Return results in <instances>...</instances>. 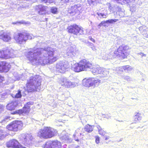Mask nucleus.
I'll list each match as a JSON object with an SVG mask.
<instances>
[{"label": "nucleus", "mask_w": 148, "mask_h": 148, "mask_svg": "<svg viewBox=\"0 0 148 148\" xmlns=\"http://www.w3.org/2000/svg\"><path fill=\"white\" fill-rule=\"evenodd\" d=\"M142 119V116L141 114L139 112H136L135 113V115L134 116V121L135 123L140 121Z\"/></svg>", "instance_id": "obj_28"}, {"label": "nucleus", "mask_w": 148, "mask_h": 148, "mask_svg": "<svg viewBox=\"0 0 148 148\" xmlns=\"http://www.w3.org/2000/svg\"><path fill=\"white\" fill-rule=\"evenodd\" d=\"M139 31L141 33H142L144 36L146 38H148V33H146V31L145 30L146 29V28L145 26H141L138 28Z\"/></svg>", "instance_id": "obj_27"}, {"label": "nucleus", "mask_w": 148, "mask_h": 148, "mask_svg": "<svg viewBox=\"0 0 148 148\" xmlns=\"http://www.w3.org/2000/svg\"><path fill=\"white\" fill-rule=\"evenodd\" d=\"M122 16H124V15H123Z\"/></svg>", "instance_id": "obj_61"}, {"label": "nucleus", "mask_w": 148, "mask_h": 148, "mask_svg": "<svg viewBox=\"0 0 148 148\" xmlns=\"http://www.w3.org/2000/svg\"><path fill=\"white\" fill-rule=\"evenodd\" d=\"M97 14L99 17L101 18H106L108 15L107 10H104L101 12H97Z\"/></svg>", "instance_id": "obj_26"}, {"label": "nucleus", "mask_w": 148, "mask_h": 148, "mask_svg": "<svg viewBox=\"0 0 148 148\" xmlns=\"http://www.w3.org/2000/svg\"><path fill=\"white\" fill-rule=\"evenodd\" d=\"M61 147L60 142L57 140L49 141L46 143L44 148H60Z\"/></svg>", "instance_id": "obj_13"}, {"label": "nucleus", "mask_w": 148, "mask_h": 148, "mask_svg": "<svg viewBox=\"0 0 148 148\" xmlns=\"http://www.w3.org/2000/svg\"><path fill=\"white\" fill-rule=\"evenodd\" d=\"M19 23H21V24H26L27 23L28 24H29L30 22H27V23L25 22L24 21H22L19 22Z\"/></svg>", "instance_id": "obj_49"}, {"label": "nucleus", "mask_w": 148, "mask_h": 148, "mask_svg": "<svg viewBox=\"0 0 148 148\" xmlns=\"http://www.w3.org/2000/svg\"><path fill=\"white\" fill-rule=\"evenodd\" d=\"M69 67L68 63L66 61H60L57 64L56 66V71L61 73H64L66 69Z\"/></svg>", "instance_id": "obj_12"}, {"label": "nucleus", "mask_w": 148, "mask_h": 148, "mask_svg": "<svg viewBox=\"0 0 148 148\" xmlns=\"http://www.w3.org/2000/svg\"><path fill=\"white\" fill-rule=\"evenodd\" d=\"M21 96L22 95L20 91H18L16 94H12V97L15 98H20L21 97Z\"/></svg>", "instance_id": "obj_36"}, {"label": "nucleus", "mask_w": 148, "mask_h": 148, "mask_svg": "<svg viewBox=\"0 0 148 148\" xmlns=\"http://www.w3.org/2000/svg\"><path fill=\"white\" fill-rule=\"evenodd\" d=\"M55 0H42V1H44L45 3H47H47H53L54 1Z\"/></svg>", "instance_id": "obj_45"}, {"label": "nucleus", "mask_w": 148, "mask_h": 148, "mask_svg": "<svg viewBox=\"0 0 148 148\" xmlns=\"http://www.w3.org/2000/svg\"><path fill=\"white\" fill-rule=\"evenodd\" d=\"M102 26H103L102 21L98 25V27L99 28H100Z\"/></svg>", "instance_id": "obj_55"}, {"label": "nucleus", "mask_w": 148, "mask_h": 148, "mask_svg": "<svg viewBox=\"0 0 148 148\" xmlns=\"http://www.w3.org/2000/svg\"><path fill=\"white\" fill-rule=\"evenodd\" d=\"M23 126V124L21 121H15L12 122L6 127L9 130L16 132L21 129Z\"/></svg>", "instance_id": "obj_10"}, {"label": "nucleus", "mask_w": 148, "mask_h": 148, "mask_svg": "<svg viewBox=\"0 0 148 148\" xmlns=\"http://www.w3.org/2000/svg\"><path fill=\"white\" fill-rule=\"evenodd\" d=\"M73 1H76L77 0H73Z\"/></svg>", "instance_id": "obj_60"}, {"label": "nucleus", "mask_w": 148, "mask_h": 148, "mask_svg": "<svg viewBox=\"0 0 148 148\" xmlns=\"http://www.w3.org/2000/svg\"><path fill=\"white\" fill-rule=\"evenodd\" d=\"M93 127L92 126L90 125H86L84 128L82 129V131L85 130L88 132H90L92 131Z\"/></svg>", "instance_id": "obj_31"}, {"label": "nucleus", "mask_w": 148, "mask_h": 148, "mask_svg": "<svg viewBox=\"0 0 148 148\" xmlns=\"http://www.w3.org/2000/svg\"><path fill=\"white\" fill-rule=\"evenodd\" d=\"M73 0H61L62 3H66L69 2H73Z\"/></svg>", "instance_id": "obj_47"}, {"label": "nucleus", "mask_w": 148, "mask_h": 148, "mask_svg": "<svg viewBox=\"0 0 148 148\" xmlns=\"http://www.w3.org/2000/svg\"><path fill=\"white\" fill-rule=\"evenodd\" d=\"M101 82V81L100 80L95 78H89L88 79H85L82 81L83 85L88 87L98 86Z\"/></svg>", "instance_id": "obj_7"}, {"label": "nucleus", "mask_w": 148, "mask_h": 148, "mask_svg": "<svg viewBox=\"0 0 148 148\" xmlns=\"http://www.w3.org/2000/svg\"><path fill=\"white\" fill-rule=\"evenodd\" d=\"M7 49H5V54L7 55H9V54H10V52H7Z\"/></svg>", "instance_id": "obj_57"}, {"label": "nucleus", "mask_w": 148, "mask_h": 148, "mask_svg": "<svg viewBox=\"0 0 148 148\" xmlns=\"http://www.w3.org/2000/svg\"><path fill=\"white\" fill-rule=\"evenodd\" d=\"M100 138L97 136L95 137V142L97 144H98L99 143Z\"/></svg>", "instance_id": "obj_46"}, {"label": "nucleus", "mask_w": 148, "mask_h": 148, "mask_svg": "<svg viewBox=\"0 0 148 148\" xmlns=\"http://www.w3.org/2000/svg\"><path fill=\"white\" fill-rule=\"evenodd\" d=\"M89 46L90 47L92 50L93 51H95L96 50V47L94 46L93 43L90 42L89 43Z\"/></svg>", "instance_id": "obj_42"}, {"label": "nucleus", "mask_w": 148, "mask_h": 148, "mask_svg": "<svg viewBox=\"0 0 148 148\" xmlns=\"http://www.w3.org/2000/svg\"><path fill=\"white\" fill-rule=\"evenodd\" d=\"M56 133V131L53 128L46 127L38 131V136L41 138L47 139L52 137Z\"/></svg>", "instance_id": "obj_5"}, {"label": "nucleus", "mask_w": 148, "mask_h": 148, "mask_svg": "<svg viewBox=\"0 0 148 148\" xmlns=\"http://www.w3.org/2000/svg\"><path fill=\"white\" fill-rule=\"evenodd\" d=\"M33 104V102H29L25 105L22 109L24 114H27L29 113L30 110V106L32 105Z\"/></svg>", "instance_id": "obj_21"}, {"label": "nucleus", "mask_w": 148, "mask_h": 148, "mask_svg": "<svg viewBox=\"0 0 148 148\" xmlns=\"http://www.w3.org/2000/svg\"><path fill=\"white\" fill-rule=\"evenodd\" d=\"M55 53L54 49L50 47L44 49L34 47L28 50L26 56L33 65H45L57 60L58 57Z\"/></svg>", "instance_id": "obj_1"}, {"label": "nucleus", "mask_w": 148, "mask_h": 148, "mask_svg": "<svg viewBox=\"0 0 148 148\" xmlns=\"http://www.w3.org/2000/svg\"><path fill=\"white\" fill-rule=\"evenodd\" d=\"M104 137L105 138V140H107L108 139L110 138V137L109 136H104Z\"/></svg>", "instance_id": "obj_56"}, {"label": "nucleus", "mask_w": 148, "mask_h": 148, "mask_svg": "<svg viewBox=\"0 0 148 148\" xmlns=\"http://www.w3.org/2000/svg\"><path fill=\"white\" fill-rule=\"evenodd\" d=\"M32 35L28 33L20 32L15 34L14 36V39L16 42L18 44L25 43L28 39H31Z\"/></svg>", "instance_id": "obj_6"}, {"label": "nucleus", "mask_w": 148, "mask_h": 148, "mask_svg": "<svg viewBox=\"0 0 148 148\" xmlns=\"http://www.w3.org/2000/svg\"><path fill=\"white\" fill-rule=\"evenodd\" d=\"M97 127L99 130H99H101V129L99 125H97Z\"/></svg>", "instance_id": "obj_58"}, {"label": "nucleus", "mask_w": 148, "mask_h": 148, "mask_svg": "<svg viewBox=\"0 0 148 148\" xmlns=\"http://www.w3.org/2000/svg\"><path fill=\"white\" fill-rule=\"evenodd\" d=\"M110 5H109V10H110V11H113V7H112L110 5V4H109Z\"/></svg>", "instance_id": "obj_53"}, {"label": "nucleus", "mask_w": 148, "mask_h": 148, "mask_svg": "<svg viewBox=\"0 0 148 148\" xmlns=\"http://www.w3.org/2000/svg\"><path fill=\"white\" fill-rule=\"evenodd\" d=\"M19 138L22 143L27 146H29L32 144L33 138L30 134H22Z\"/></svg>", "instance_id": "obj_8"}, {"label": "nucleus", "mask_w": 148, "mask_h": 148, "mask_svg": "<svg viewBox=\"0 0 148 148\" xmlns=\"http://www.w3.org/2000/svg\"><path fill=\"white\" fill-rule=\"evenodd\" d=\"M7 52H10V54L9 55H7V59L10 58H13L16 56V51L12 49H7Z\"/></svg>", "instance_id": "obj_22"}, {"label": "nucleus", "mask_w": 148, "mask_h": 148, "mask_svg": "<svg viewBox=\"0 0 148 148\" xmlns=\"http://www.w3.org/2000/svg\"><path fill=\"white\" fill-rule=\"evenodd\" d=\"M3 77H2V76L0 75V80H3Z\"/></svg>", "instance_id": "obj_59"}, {"label": "nucleus", "mask_w": 148, "mask_h": 148, "mask_svg": "<svg viewBox=\"0 0 148 148\" xmlns=\"http://www.w3.org/2000/svg\"><path fill=\"white\" fill-rule=\"evenodd\" d=\"M138 54L140 55L142 57L143 56L146 57V55L144 54V53L140 52L138 53Z\"/></svg>", "instance_id": "obj_48"}, {"label": "nucleus", "mask_w": 148, "mask_h": 148, "mask_svg": "<svg viewBox=\"0 0 148 148\" xmlns=\"http://www.w3.org/2000/svg\"><path fill=\"white\" fill-rule=\"evenodd\" d=\"M78 52L76 50L75 48L69 47L66 51V55L69 57L73 58L77 56Z\"/></svg>", "instance_id": "obj_15"}, {"label": "nucleus", "mask_w": 148, "mask_h": 148, "mask_svg": "<svg viewBox=\"0 0 148 148\" xmlns=\"http://www.w3.org/2000/svg\"><path fill=\"white\" fill-rule=\"evenodd\" d=\"M103 0H91L92 3L95 5L97 3H101Z\"/></svg>", "instance_id": "obj_40"}, {"label": "nucleus", "mask_w": 148, "mask_h": 148, "mask_svg": "<svg viewBox=\"0 0 148 148\" xmlns=\"http://www.w3.org/2000/svg\"><path fill=\"white\" fill-rule=\"evenodd\" d=\"M123 66V70L127 72L130 71L133 69L132 67L129 65L124 66Z\"/></svg>", "instance_id": "obj_35"}, {"label": "nucleus", "mask_w": 148, "mask_h": 148, "mask_svg": "<svg viewBox=\"0 0 148 148\" xmlns=\"http://www.w3.org/2000/svg\"><path fill=\"white\" fill-rule=\"evenodd\" d=\"M47 6H44L42 5L36 6L35 8L40 15L45 14L47 13Z\"/></svg>", "instance_id": "obj_18"}, {"label": "nucleus", "mask_w": 148, "mask_h": 148, "mask_svg": "<svg viewBox=\"0 0 148 148\" xmlns=\"http://www.w3.org/2000/svg\"><path fill=\"white\" fill-rule=\"evenodd\" d=\"M5 49L0 51V58L7 59V55L5 54Z\"/></svg>", "instance_id": "obj_33"}, {"label": "nucleus", "mask_w": 148, "mask_h": 148, "mask_svg": "<svg viewBox=\"0 0 148 148\" xmlns=\"http://www.w3.org/2000/svg\"><path fill=\"white\" fill-rule=\"evenodd\" d=\"M81 131V129L80 128H78L76 130L75 133L73 135V138L75 140L77 141H79V137L82 134L80 132Z\"/></svg>", "instance_id": "obj_24"}, {"label": "nucleus", "mask_w": 148, "mask_h": 148, "mask_svg": "<svg viewBox=\"0 0 148 148\" xmlns=\"http://www.w3.org/2000/svg\"><path fill=\"white\" fill-rule=\"evenodd\" d=\"M130 10L132 12L136 10V7L135 4H134L132 6L131 5V4H130Z\"/></svg>", "instance_id": "obj_41"}, {"label": "nucleus", "mask_w": 148, "mask_h": 148, "mask_svg": "<svg viewBox=\"0 0 148 148\" xmlns=\"http://www.w3.org/2000/svg\"><path fill=\"white\" fill-rule=\"evenodd\" d=\"M123 66L117 67L116 68L115 71L118 73H121L123 71Z\"/></svg>", "instance_id": "obj_37"}, {"label": "nucleus", "mask_w": 148, "mask_h": 148, "mask_svg": "<svg viewBox=\"0 0 148 148\" xmlns=\"http://www.w3.org/2000/svg\"><path fill=\"white\" fill-rule=\"evenodd\" d=\"M3 109V106L1 105H0V112H1V111Z\"/></svg>", "instance_id": "obj_54"}, {"label": "nucleus", "mask_w": 148, "mask_h": 148, "mask_svg": "<svg viewBox=\"0 0 148 148\" xmlns=\"http://www.w3.org/2000/svg\"><path fill=\"white\" fill-rule=\"evenodd\" d=\"M5 129L0 128V139H3L6 136L7 133L5 130Z\"/></svg>", "instance_id": "obj_29"}, {"label": "nucleus", "mask_w": 148, "mask_h": 148, "mask_svg": "<svg viewBox=\"0 0 148 148\" xmlns=\"http://www.w3.org/2000/svg\"><path fill=\"white\" fill-rule=\"evenodd\" d=\"M79 146H76L74 145H72L70 146L69 148H79Z\"/></svg>", "instance_id": "obj_50"}, {"label": "nucleus", "mask_w": 148, "mask_h": 148, "mask_svg": "<svg viewBox=\"0 0 148 148\" xmlns=\"http://www.w3.org/2000/svg\"><path fill=\"white\" fill-rule=\"evenodd\" d=\"M99 133L101 135L103 136H104L105 135L106 132L102 129L99 130Z\"/></svg>", "instance_id": "obj_44"}, {"label": "nucleus", "mask_w": 148, "mask_h": 148, "mask_svg": "<svg viewBox=\"0 0 148 148\" xmlns=\"http://www.w3.org/2000/svg\"><path fill=\"white\" fill-rule=\"evenodd\" d=\"M89 69H90L94 75L99 74L100 73H101L102 70L101 68L96 67H92H92Z\"/></svg>", "instance_id": "obj_25"}, {"label": "nucleus", "mask_w": 148, "mask_h": 148, "mask_svg": "<svg viewBox=\"0 0 148 148\" xmlns=\"http://www.w3.org/2000/svg\"><path fill=\"white\" fill-rule=\"evenodd\" d=\"M61 139L63 140H64L65 141L69 140H70L69 138V137L68 135L67 134H66L65 132H63L60 135Z\"/></svg>", "instance_id": "obj_30"}, {"label": "nucleus", "mask_w": 148, "mask_h": 148, "mask_svg": "<svg viewBox=\"0 0 148 148\" xmlns=\"http://www.w3.org/2000/svg\"><path fill=\"white\" fill-rule=\"evenodd\" d=\"M92 67V64L86 60L83 59L79 63H75L72 67V69L75 72L86 71Z\"/></svg>", "instance_id": "obj_4"}, {"label": "nucleus", "mask_w": 148, "mask_h": 148, "mask_svg": "<svg viewBox=\"0 0 148 148\" xmlns=\"http://www.w3.org/2000/svg\"><path fill=\"white\" fill-rule=\"evenodd\" d=\"M11 67V65L6 62H0V72H7Z\"/></svg>", "instance_id": "obj_16"}, {"label": "nucleus", "mask_w": 148, "mask_h": 148, "mask_svg": "<svg viewBox=\"0 0 148 148\" xmlns=\"http://www.w3.org/2000/svg\"><path fill=\"white\" fill-rule=\"evenodd\" d=\"M70 9H69L68 12L70 14L73 15L76 13L79 14L80 12L79 11L81 9V8L79 6L75 5L74 6L71 7Z\"/></svg>", "instance_id": "obj_19"}, {"label": "nucleus", "mask_w": 148, "mask_h": 148, "mask_svg": "<svg viewBox=\"0 0 148 148\" xmlns=\"http://www.w3.org/2000/svg\"><path fill=\"white\" fill-rule=\"evenodd\" d=\"M51 11L53 14H56L58 12V9L55 7H52L51 8Z\"/></svg>", "instance_id": "obj_39"}, {"label": "nucleus", "mask_w": 148, "mask_h": 148, "mask_svg": "<svg viewBox=\"0 0 148 148\" xmlns=\"http://www.w3.org/2000/svg\"><path fill=\"white\" fill-rule=\"evenodd\" d=\"M104 117L108 119L110 118L111 116L108 114H107L105 115Z\"/></svg>", "instance_id": "obj_51"}, {"label": "nucleus", "mask_w": 148, "mask_h": 148, "mask_svg": "<svg viewBox=\"0 0 148 148\" xmlns=\"http://www.w3.org/2000/svg\"><path fill=\"white\" fill-rule=\"evenodd\" d=\"M60 84L63 87L67 88H73L77 85L76 83L71 82L66 78L62 79L60 82Z\"/></svg>", "instance_id": "obj_11"}, {"label": "nucleus", "mask_w": 148, "mask_h": 148, "mask_svg": "<svg viewBox=\"0 0 148 148\" xmlns=\"http://www.w3.org/2000/svg\"><path fill=\"white\" fill-rule=\"evenodd\" d=\"M101 73H100L99 74H101L102 75L101 76L102 77H106L109 74V71L105 69L101 68Z\"/></svg>", "instance_id": "obj_32"}, {"label": "nucleus", "mask_w": 148, "mask_h": 148, "mask_svg": "<svg viewBox=\"0 0 148 148\" xmlns=\"http://www.w3.org/2000/svg\"><path fill=\"white\" fill-rule=\"evenodd\" d=\"M41 78L38 75H35L30 77L27 81L26 84L27 90L28 92L37 91L40 88Z\"/></svg>", "instance_id": "obj_3"}, {"label": "nucleus", "mask_w": 148, "mask_h": 148, "mask_svg": "<svg viewBox=\"0 0 148 148\" xmlns=\"http://www.w3.org/2000/svg\"><path fill=\"white\" fill-rule=\"evenodd\" d=\"M129 49V47L127 45H123L119 47L117 50L114 52H111L109 53H104L102 58L105 60L112 59L117 57L119 59H122L127 58V53L126 51Z\"/></svg>", "instance_id": "obj_2"}, {"label": "nucleus", "mask_w": 148, "mask_h": 148, "mask_svg": "<svg viewBox=\"0 0 148 148\" xmlns=\"http://www.w3.org/2000/svg\"><path fill=\"white\" fill-rule=\"evenodd\" d=\"M18 105L17 102L16 101H12L8 104L6 106L7 109L10 110H13Z\"/></svg>", "instance_id": "obj_20"}, {"label": "nucleus", "mask_w": 148, "mask_h": 148, "mask_svg": "<svg viewBox=\"0 0 148 148\" xmlns=\"http://www.w3.org/2000/svg\"><path fill=\"white\" fill-rule=\"evenodd\" d=\"M12 119V117L10 116H6L1 121H0V122L1 123L4 124L8 122L9 120H10Z\"/></svg>", "instance_id": "obj_34"}, {"label": "nucleus", "mask_w": 148, "mask_h": 148, "mask_svg": "<svg viewBox=\"0 0 148 148\" xmlns=\"http://www.w3.org/2000/svg\"><path fill=\"white\" fill-rule=\"evenodd\" d=\"M89 38L92 41V42H95V40L93 39V38H92V37L90 36H89Z\"/></svg>", "instance_id": "obj_52"}, {"label": "nucleus", "mask_w": 148, "mask_h": 148, "mask_svg": "<svg viewBox=\"0 0 148 148\" xmlns=\"http://www.w3.org/2000/svg\"><path fill=\"white\" fill-rule=\"evenodd\" d=\"M12 114H18L19 115H21V114L24 115V114H25L22 109H20L16 110L13 113H12Z\"/></svg>", "instance_id": "obj_38"}, {"label": "nucleus", "mask_w": 148, "mask_h": 148, "mask_svg": "<svg viewBox=\"0 0 148 148\" xmlns=\"http://www.w3.org/2000/svg\"><path fill=\"white\" fill-rule=\"evenodd\" d=\"M17 140L13 139L9 141L7 143V146L8 147H12L13 148H26L21 145Z\"/></svg>", "instance_id": "obj_14"}, {"label": "nucleus", "mask_w": 148, "mask_h": 148, "mask_svg": "<svg viewBox=\"0 0 148 148\" xmlns=\"http://www.w3.org/2000/svg\"><path fill=\"white\" fill-rule=\"evenodd\" d=\"M118 21V19H110L106 21H102L103 26L105 27L108 26V24H112Z\"/></svg>", "instance_id": "obj_23"}, {"label": "nucleus", "mask_w": 148, "mask_h": 148, "mask_svg": "<svg viewBox=\"0 0 148 148\" xmlns=\"http://www.w3.org/2000/svg\"><path fill=\"white\" fill-rule=\"evenodd\" d=\"M0 39L5 42H9L11 40V35L9 33L1 31L0 32Z\"/></svg>", "instance_id": "obj_17"}, {"label": "nucleus", "mask_w": 148, "mask_h": 148, "mask_svg": "<svg viewBox=\"0 0 148 148\" xmlns=\"http://www.w3.org/2000/svg\"><path fill=\"white\" fill-rule=\"evenodd\" d=\"M68 29L69 33L76 35H79L83 34V30L76 24H73L69 26Z\"/></svg>", "instance_id": "obj_9"}, {"label": "nucleus", "mask_w": 148, "mask_h": 148, "mask_svg": "<svg viewBox=\"0 0 148 148\" xmlns=\"http://www.w3.org/2000/svg\"><path fill=\"white\" fill-rule=\"evenodd\" d=\"M121 77L125 80L127 81H130L131 80V78L128 76H122Z\"/></svg>", "instance_id": "obj_43"}]
</instances>
